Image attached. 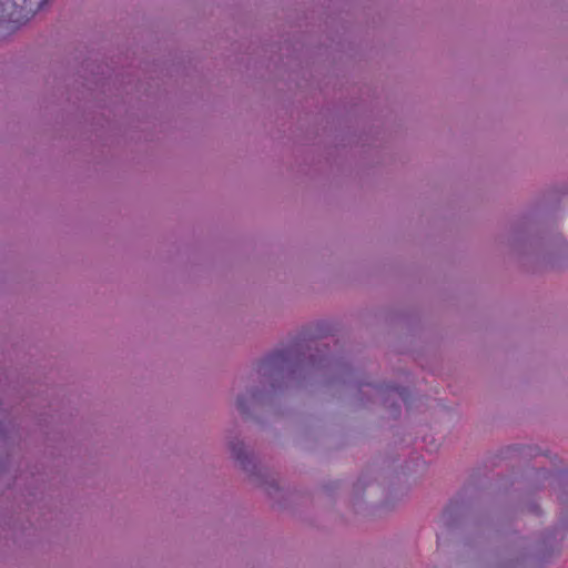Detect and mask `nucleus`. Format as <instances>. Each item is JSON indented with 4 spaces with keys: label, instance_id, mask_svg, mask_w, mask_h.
Listing matches in <instances>:
<instances>
[{
    "label": "nucleus",
    "instance_id": "nucleus-4",
    "mask_svg": "<svg viewBox=\"0 0 568 568\" xmlns=\"http://www.w3.org/2000/svg\"><path fill=\"white\" fill-rule=\"evenodd\" d=\"M450 511V506H448L445 511H444V516L447 515L448 513Z\"/></svg>",
    "mask_w": 568,
    "mask_h": 568
},
{
    "label": "nucleus",
    "instance_id": "nucleus-1",
    "mask_svg": "<svg viewBox=\"0 0 568 568\" xmlns=\"http://www.w3.org/2000/svg\"><path fill=\"white\" fill-rule=\"evenodd\" d=\"M49 0H11V3L19 10L14 12H10L8 16L10 19L16 17V20L22 18L28 20L30 17L34 16L39 10H41ZM4 9L0 10V29H2V24L6 21L4 19Z\"/></svg>",
    "mask_w": 568,
    "mask_h": 568
},
{
    "label": "nucleus",
    "instance_id": "nucleus-2",
    "mask_svg": "<svg viewBox=\"0 0 568 568\" xmlns=\"http://www.w3.org/2000/svg\"><path fill=\"white\" fill-rule=\"evenodd\" d=\"M288 355L286 351H276L270 354L264 361L263 365L277 367L287 359Z\"/></svg>",
    "mask_w": 568,
    "mask_h": 568
},
{
    "label": "nucleus",
    "instance_id": "nucleus-3",
    "mask_svg": "<svg viewBox=\"0 0 568 568\" xmlns=\"http://www.w3.org/2000/svg\"><path fill=\"white\" fill-rule=\"evenodd\" d=\"M237 407L242 413H245L246 409L242 398L237 399Z\"/></svg>",
    "mask_w": 568,
    "mask_h": 568
}]
</instances>
